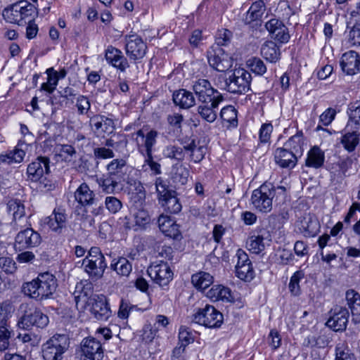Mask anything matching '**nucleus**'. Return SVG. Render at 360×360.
<instances>
[{
	"mask_svg": "<svg viewBox=\"0 0 360 360\" xmlns=\"http://www.w3.org/2000/svg\"><path fill=\"white\" fill-rule=\"evenodd\" d=\"M82 265L85 272L93 279L101 278L107 266L105 259H83Z\"/></svg>",
	"mask_w": 360,
	"mask_h": 360,
	"instance_id": "26",
	"label": "nucleus"
},
{
	"mask_svg": "<svg viewBox=\"0 0 360 360\" xmlns=\"http://www.w3.org/2000/svg\"><path fill=\"white\" fill-rule=\"evenodd\" d=\"M133 218L135 231L146 229L150 221V217L148 212L143 209L135 211L133 214Z\"/></svg>",
	"mask_w": 360,
	"mask_h": 360,
	"instance_id": "42",
	"label": "nucleus"
},
{
	"mask_svg": "<svg viewBox=\"0 0 360 360\" xmlns=\"http://www.w3.org/2000/svg\"><path fill=\"white\" fill-rule=\"evenodd\" d=\"M274 195L275 191L273 188L263 184L252 192V204L258 211L269 212L272 209V199Z\"/></svg>",
	"mask_w": 360,
	"mask_h": 360,
	"instance_id": "8",
	"label": "nucleus"
},
{
	"mask_svg": "<svg viewBox=\"0 0 360 360\" xmlns=\"http://www.w3.org/2000/svg\"><path fill=\"white\" fill-rule=\"evenodd\" d=\"M191 282L194 287L199 290H205L214 282V277L205 271H199L191 277Z\"/></svg>",
	"mask_w": 360,
	"mask_h": 360,
	"instance_id": "36",
	"label": "nucleus"
},
{
	"mask_svg": "<svg viewBox=\"0 0 360 360\" xmlns=\"http://www.w3.org/2000/svg\"><path fill=\"white\" fill-rule=\"evenodd\" d=\"M155 188L158 193V202L169 195H172L174 191L169 188L168 182L159 177L155 180Z\"/></svg>",
	"mask_w": 360,
	"mask_h": 360,
	"instance_id": "47",
	"label": "nucleus"
},
{
	"mask_svg": "<svg viewBox=\"0 0 360 360\" xmlns=\"http://www.w3.org/2000/svg\"><path fill=\"white\" fill-rule=\"evenodd\" d=\"M247 71L243 68L234 70L231 76L227 78L225 75H219L216 80V85L223 90L233 94H245L248 85L245 77Z\"/></svg>",
	"mask_w": 360,
	"mask_h": 360,
	"instance_id": "5",
	"label": "nucleus"
},
{
	"mask_svg": "<svg viewBox=\"0 0 360 360\" xmlns=\"http://www.w3.org/2000/svg\"><path fill=\"white\" fill-rule=\"evenodd\" d=\"M359 134L356 131L345 134L341 139V143L343 145L345 149L348 152L354 151L359 142Z\"/></svg>",
	"mask_w": 360,
	"mask_h": 360,
	"instance_id": "45",
	"label": "nucleus"
},
{
	"mask_svg": "<svg viewBox=\"0 0 360 360\" xmlns=\"http://www.w3.org/2000/svg\"><path fill=\"white\" fill-rule=\"evenodd\" d=\"M207 297L216 302L221 300L223 302H233V297L230 288L222 285H214L205 292Z\"/></svg>",
	"mask_w": 360,
	"mask_h": 360,
	"instance_id": "29",
	"label": "nucleus"
},
{
	"mask_svg": "<svg viewBox=\"0 0 360 360\" xmlns=\"http://www.w3.org/2000/svg\"><path fill=\"white\" fill-rule=\"evenodd\" d=\"M136 309V306L132 305L127 300H122L117 312L118 317L122 319H127L129 317V314Z\"/></svg>",
	"mask_w": 360,
	"mask_h": 360,
	"instance_id": "57",
	"label": "nucleus"
},
{
	"mask_svg": "<svg viewBox=\"0 0 360 360\" xmlns=\"http://www.w3.org/2000/svg\"><path fill=\"white\" fill-rule=\"evenodd\" d=\"M41 241L40 234L32 228L18 232L15 238V249L22 250L38 246Z\"/></svg>",
	"mask_w": 360,
	"mask_h": 360,
	"instance_id": "15",
	"label": "nucleus"
},
{
	"mask_svg": "<svg viewBox=\"0 0 360 360\" xmlns=\"http://www.w3.org/2000/svg\"><path fill=\"white\" fill-rule=\"evenodd\" d=\"M183 145L184 149L191 153V158L194 162H200L204 158L207 148L203 145H200V141L191 139L188 140V142L185 141Z\"/></svg>",
	"mask_w": 360,
	"mask_h": 360,
	"instance_id": "33",
	"label": "nucleus"
},
{
	"mask_svg": "<svg viewBox=\"0 0 360 360\" xmlns=\"http://www.w3.org/2000/svg\"><path fill=\"white\" fill-rule=\"evenodd\" d=\"M233 37L232 32L227 29L219 30L215 36V44L213 46L221 47L227 46Z\"/></svg>",
	"mask_w": 360,
	"mask_h": 360,
	"instance_id": "54",
	"label": "nucleus"
},
{
	"mask_svg": "<svg viewBox=\"0 0 360 360\" xmlns=\"http://www.w3.org/2000/svg\"><path fill=\"white\" fill-rule=\"evenodd\" d=\"M90 124L94 127V132L98 136H105V134L112 133L115 129L113 120L102 115H96L91 117Z\"/></svg>",
	"mask_w": 360,
	"mask_h": 360,
	"instance_id": "25",
	"label": "nucleus"
},
{
	"mask_svg": "<svg viewBox=\"0 0 360 360\" xmlns=\"http://www.w3.org/2000/svg\"><path fill=\"white\" fill-rule=\"evenodd\" d=\"M347 304L350 309L352 321L355 323H360V294L354 290H348L345 295Z\"/></svg>",
	"mask_w": 360,
	"mask_h": 360,
	"instance_id": "30",
	"label": "nucleus"
},
{
	"mask_svg": "<svg viewBox=\"0 0 360 360\" xmlns=\"http://www.w3.org/2000/svg\"><path fill=\"white\" fill-rule=\"evenodd\" d=\"M105 57L109 64L112 65L121 72H124L129 68L127 59L124 56L122 52L113 46H108L105 50Z\"/></svg>",
	"mask_w": 360,
	"mask_h": 360,
	"instance_id": "20",
	"label": "nucleus"
},
{
	"mask_svg": "<svg viewBox=\"0 0 360 360\" xmlns=\"http://www.w3.org/2000/svg\"><path fill=\"white\" fill-rule=\"evenodd\" d=\"M53 71V68H49L46 70V73L48 75L47 82L43 83L41 86V90L46 91L49 93H52L55 90L58 81L57 72H53V74H52L51 72Z\"/></svg>",
	"mask_w": 360,
	"mask_h": 360,
	"instance_id": "51",
	"label": "nucleus"
},
{
	"mask_svg": "<svg viewBox=\"0 0 360 360\" xmlns=\"http://www.w3.org/2000/svg\"><path fill=\"white\" fill-rule=\"evenodd\" d=\"M57 151L58 152L59 156L66 162L72 160L77 154L75 148L72 146L68 144L59 146Z\"/></svg>",
	"mask_w": 360,
	"mask_h": 360,
	"instance_id": "56",
	"label": "nucleus"
},
{
	"mask_svg": "<svg viewBox=\"0 0 360 360\" xmlns=\"http://www.w3.org/2000/svg\"><path fill=\"white\" fill-rule=\"evenodd\" d=\"M264 11L265 5L262 0L255 1L249 8V13L252 18L249 22V34L255 39L261 38L264 33L261 20Z\"/></svg>",
	"mask_w": 360,
	"mask_h": 360,
	"instance_id": "10",
	"label": "nucleus"
},
{
	"mask_svg": "<svg viewBox=\"0 0 360 360\" xmlns=\"http://www.w3.org/2000/svg\"><path fill=\"white\" fill-rule=\"evenodd\" d=\"M20 309L22 314L18 322L20 328L30 330L32 327L44 328L47 326L49 319L47 315L39 309L27 303L20 304Z\"/></svg>",
	"mask_w": 360,
	"mask_h": 360,
	"instance_id": "3",
	"label": "nucleus"
},
{
	"mask_svg": "<svg viewBox=\"0 0 360 360\" xmlns=\"http://www.w3.org/2000/svg\"><path fill=\"white\" fill-rule=\"evenodd\" d=\"M207 59L210 65L219 72H226L233 65L232 58L221 47L212 46L207 51Z\"/></svg>",
	"mask_w": 360,
	"mask_h": 360,
	"instance_id": "9",
	"label": "nucleus"
},
{
	"mask_svg": "<svg viewBox=\"0 0 360 360\" xmlns=\"http://www.w3.org/2000/svg\"><path fill=\"white\" fill-rule=\"evenodd\" d=\"M303 134L302 131H298L285 143L284 148L301 156L303 152Z\"/></svg>",
	"mask_w": 360,
	"mask_h": 360,
	"instance_id": "39",
	"label": "nucleus"
},
{
	"mask_svg": "<svg viewBox=\"0 0 360 360\" xmlns=\"http://www.w3.org/2000/svg\"><path fill=\"white\" fill-rule=\"evenodd\" d=\"M160 231L167 236L175 240L181 238L179 226L167 215L161 214L158 219Z\"/></svg>",
	"mask_w": 360,
	"mask_h": 360,
	"instance_id": "23",
	"label": "nucleus"
},
{
	"mask_svg": "<svg viewBox=\"0 0 360 360\" xmlns=\"http://www.w3.org/2000/svg\"><path fill=\"white\" fill-rule=\"evenodd\" d=\"M75 200L82 207L91 206L95 204V193L86 183H82L75 192Z\"/></svg>",
	"mask_w": 360,
	"mask_h": 360,
	"instance_id": "28",
	"label": "nucleus"
},
{
	"mask_svg": "<svg viewBox=\"0 0 360 360\" xmlns=\"http://www.w3.org/2000/svg\"><path fill=\"white\" fill-rule=\"evenodd\" d=\"M250 62L249 68L252 72L259 75H262L266 72V68L261 59L253 58Z\"/></svg>",
	"mask_w": 360,
	"mask_h": 360,
	"instance_id": "62",
	"label": "nucleus"
},
{
	"mask_svg": "<svg viewBox=\"0 0 360 360\" xmlns=\"http://www.w3.org/2000/svg\"><path fill=\"white\" fill-rule=\"evenodd\" d=\"M5 20L10 23L22 25L33 20L37 15L36 7L27 1H20L6 8L2 13Z\"/></svg>",
	"mask_w": 360,
	"mask_h": 360,
	"instance_id": "2",
	"label": "nucleus"
},
{
	"mask_svg": "<svg viewBox=\"0 0 360 360\" xmlns=\"http://www.w3.org/2000/svg\"><path fill=\"white\" fill-rule=\"evenodd\" d=\"M299 155L291 152L285 148H277L274 153L275 161L283 168L292 169L295 167Z\"/></svg>",
	"mask_w": 360,
	"mask_h": 360,
	"instance_id": "27",
	"label": "nucleus"
},
{
	"mask_svg": "<svg viewBox=\"0 0 360 360\" xmlns=\"http://www.w3.org/2000/svg\"><path fill=\"white\" fill-rule=\"evenodd\" d=\"M0 267L7 274H13L16 270L15 262L10 257H0Z\"/></svg>",
	"mask_w": 360,
	"mask_h": 360,
	"instance_id": "63",
	"label": "nucleus"
},
{
	"mask_svg": "<svg viewBox=\"0 0 360 360\" xmlns=\"http://www.w3.org/2000/svg\"><path fill=\"white\" fill-rule=\"evenodd\" d=\"M353 160L349 157L341 158L332 167L331 177L333 180L342 181L345 176H348V171L352 167Z\"/></svg>",
	"mask_w": 360,
	"mask_h": 360,
	"instance_id": "34",
	"label": "nucleus"
},
{
	"mask_svg": "<svg viewBox=\"0 0 360 360\" xmlns=\"http://www.w3.org/2000/svg\"><path fill=\"white\" fill-rule=\"evenodd\" d=\"M147 272L151 279L160 286H165L172 280L173 272L166 262L150 265Z\"/></svg>",
	"mask_w": 360,
	"mask_h": 360,
	"instance_id": "13",
	"label": "nucleus"
},
{
	"mask_svg": "<svg viewBox=\"0 0 360 360\" xmlns=\"http://www.w3.org/2000/svg\"><path fill=\"white\" fill-rule=\"evenodd\" d=\"M335 360H356L353 354L344 344H339L335 348Z\"/></svg>",
	"mask_w": 360,
	"mask_h": 360,
	"instance_id": "58",
	"label": "nucleus"
},
{
	"mask_svg": "<svg viewBox=\"0 0 360 360\" xmlns=\"http://www.w3.org/2000/svg\"><path fill=\"white\" fill-rule=\"evenodd\" d=\"M107 171L108 176L122 183L127 179L129 167L124 159H114L107 165Z\"/></svg>",
	"mask_w": 360,
	"mask_h": 360,
	"instance_id": "21",
	"label": "nucleus"
},
{
	"mask_svg": "<svg viewBox=\"0 0 360 360\" xmlns=\"http://www.w3.org/2000/svg\"><path fill=\"white\" fill-rule=\"evenodd\" d=\"M347 114L349 116V124L353 123L356 126L360 125V101L351 103L348 105Z\"/></svg>",
	"mask_w": 360,
	"mask_h": 360,
	"instance_id": "49",
	"label": "nucleus"
},
{
	"mask_svg": "<svg viewBox=\"0 0 360 360\" xmlns=\"http://www.w3.org/2000/svg\"><path fill=\"white\" fill-rule=\"evenodd\" d=\"M86 304L90 307V311L94 317L101 321H106L111 316L108 300L103 295H92L87 301Z\"/></svg>",
	"mask_w": 360,
	"mask_h": 360,
	"instance_id": "12",
	"label": "nucleus"
},
{
	"mask_svg": "<svg viewBox=\"0 0 360 360\" xmlns=\"http://www.w3.org/2000/svg\"><path fill=\"white\" fill-rule=\"evenodd\" d=\"M8 211L12 214L13 220L16 225H18L17 220L22 222H27V219L25 218V206L20 200L14 199L8 201L7 204Z\"/></svg>",
	"mask_w": 360,
	"mask_h": 360,
	"instance_id": "38",
	"label": "nucleus"
},
{
	"mask_svg": "<svg viewBox=\"0 0 360 360\" xmlns=\"http://www.w3.org/2000/svg\"><path fill=\"white\" fill-rule=\"evenodd\" d=\"M83 360H102L104 356L103 349L100 341L94 338H84L81 343Z\"/></svg>",
	"mask_w": 360,
	"mask_h": 360,
	"instance_id": "14",
	"label": "nucleus"
},
{
	"mask_svg": "<svg viewBox=\"0 0 360 360\" xmlns=\"http://www.w3.org/2000/svg\"><path fill=\"white\" fill-rule=\"evenodd\" d=\"M271 38L280 43H287L290 39L288 27L282 21L276 18L269 20L265 25Z\"/></svg>",
	"mask_w": 360,
	"mask_h": 360,
	"instance_id": "17",
	"label": "nucleus"
},
{
	"mask_svg": "<svg viewBox=\"0 0 360 360\" xmlns=\"http://www.w3.org/2000/svg\"><path fill=\"white\" fill-rule=\"evenodd\" d=\"M223 101V96L218 95L217 99L211 102L201 103L198 107V112L200 117L208 122H213L217 117V109Z\"/></svg>",
	"mask_w": 360,
	"mask_h": 360,
	"instance_id": "24",
	"label": "nucleus"
},
{
	"mask_svg": "<svg viewBox=\"0 0 360 360\" xmlns=\"http://www.w3.org/2000/svg\"><path fill=\"white\" fill-rule=\"evenodd\" d=\"M67 215L64 210L58 208L55 209L51 215L44 219V224H47L49 228L57 233H62L63 230L67 227Z\"/></svg>",
	"mask_w": 360,
	"mask_h": 360,
	"instance_id": "22",
	"label": "nucleus"
},
{
	"mask_svg": "<svg viewBox=\"0 0 360 360\" xmlns=\"http://www.w3.org/2000/svg\"><path fill=\"white\" fill-rule=\"evenodd\" d=\"M263 237L261 236H251L250 248L249 251L254 254H259L264 250Z\"/></svg>",
	"mask_w": 360,
	"mask_h": 360,
	"instance_id": "61",
	"label": "nucleus"
},
{
	"mask_svg": "<svg viewBox=\"0 0 360 360\" xmlns=\"http://www.w3.org/2000/svg\"><path fill=\"white\" fill-rule=\"evenodd\" d=\"M348 310L342 307H336L333 315L328 320L326 324L334 331H344L349 319Z\"/></svg>",
	"mask_w": 360,
	"mask_h": 360,
	"instance_id": "18",
	"label": "nucleus"
},
{
	"mask_svg": "<svg viewBox=\"0 0 360 360\" xmlns=\"http://www.w3.org/2000/svg\"><path fill=\"white\" fill-rule=\"evenodd\" d=\"M13 335L11 326H0V351L6 350L10 345V340Z\"/></svg>",
	"mask_w": 360,
	"mask_h": 360,
	"instance_id": "50",
	"label": "nucleus"
},
{
	"mask_svg": "<svg viewBox=\"0 0 360 360\" xmlns=\"http://www.w3.org/2000/svg\"><path fill=\"white\" fill-rule=\"evenodd\" d=\"M299 229L304 236H314L319 231V223L315 216L307 214L300 221Z\"/></svg>",
	"mask_w": 360,
	"mask_h": 360,
	"instance_id": "32",
	"label": "nucleus"
},
{
	"mask_svg": "<svg viewBox=\"0 0 360 360\" xmlns=\"http://www.w3.org/2000/svg\"><path fill=\"white\" fill-rule=\"evenodd\" d=\"M124 40L125 52L130 60L136 61L145 56L147 46L141 37L136 34L126 35Z\"/></svg>",
	"mask_w": 360,
	"mask_h": 360,
	"instance_id": "11",
	"label": "nucleus"
},
{
	"mask_svg": "<svg viewBox=\"0 0 360 360\" xmlns=\"http://www.w3.org/2000/svg\"><path fill=\"white\" fill-rule=\"evenodd\" d=\"M13 309V305L11 303L8 302L0 303V326H10L8 320Z\"/></svg>",
	"mask_w": 360,
	"mask_h": 360,
	"instance_id": "55",
	"label": "nucleus"
},
{
	"mask_svg": "<svg viewBox=\"0 0 360 360\" xmlns=\"http://www.w3.org/2000/svg\"><path fill=\"white\" fill-rule=\"evenodd\" d=\"M115 179L108 176L106 179H101L98 180L99 187L101 188L102 191L105 193H113L117 186L122 184L120 181H117Z\"/></svg>",
	"mask_w": 360,
	"mask_h": 360,
	"instance_id": "53",
	"label": "nucleus"
},
{
	"mask_svg": "<svg viewBox=\"0 0 360 360\" xmlns=\"http://www.w3.org/2000/svg\"><path fill=\"white\" fill-rule=\"evenodd\" d=\"M57 285L56 277L49 272H44L39 274L36 279L24 283L22 290L32 299L42 300L53 295Z\"/></svg>",
	"mask_w": 360,
	"mask_h": 360,
	"instance_id": "1",
	"label": "nucleus"
},
{
	"mask_svg": "<svg viewBox=\"0 0 360 360\" xmlns=\"http://www.w3.org/2000/svg\"><path fill=\"white\" fill-rule=\"evenodd\" d=\"M304 277V273L301 271H296L291 277L289 288L292 294L294 295H297L300 294V289L299 285V282L301 278Z\"/></svg>",
	"mask_w": 360,
	"mask_h": 360,
	"instance_id": "60",
	"label": "nucleus"
},
{
	"mask_svg": "<svg viewBox=\"0 0 360 360\" xmlns=\"http://www.w3.org/2000/svg\"><path fill=\"white\" fill-rule=\"evenodd\" d=\"M340 65L344 72L354 75L360 72V56L354 51H349L342 54Z\"/></svg>",
	"mask_w": 360,
	"mask_h": 360,
	"instance_id": "19",
	"label": "nucleus"
},
{
	"mask_svg": "<svg viewBox=\"0 0 360 360\" xmlns=\"http://www.w3.org/2000/svg\"><path fill=\"white\" fill-rule=\"evenodd\" d=\"M105 205L106 209L112 214L118 212L122 207V202L114 196H108L105 199Z\"/></svg>",
	"mask_w": 360,
	"mask_h": 360,
	"instance_id": "59",
	"label": "nucleus"
},
{
	"mask_svg": "<svg viewBox=\"0 0 360 360\" xmlns=\"http://www.w3.org/2000/svg\"><path fill=\"white\" fill-rule=\"evenodd\" d=\"M25 155V152L23 150L15 148L6 154L0 155V164L20 163L23 160Z\"/></svg>",
	"mask_w": 360,
	"mask_h": 360,
	"instance_id": "44",
	"label": "nucleus"
},
{
	"mask_svg": "<svg viewBox=\"0 0 360 360\" xmlns=\"http://www.w3.org/2000/svg\"><path fill=\"white\" fill-rule=\"evenodd\" d=\"M159 133L155 129H150L146 134V139L142 147L144 148L143 155L153 154V148L157 142Z\"/></svg>",
	"mask_w": 360,
	"mask_h": 360,
	"instance_id": "48",
	"label": "nucleus"
},
{
	"mask_svg": "<svg viewBox=\"0 0 360 360\" xmlns=\"http://www.w3.org/2000/svg\"><path fill=\"white\" fill-rule=\"evenodd\" d=\"M350 42L355 46H360V24L354 25L349 33Z\"/></svg>",
	"mask_w": 360,
	"mask_h": 360,
	"instance_id": "64",
	"label": "nucleus"
},
{
	"mask_svg": "<svg viewBox=\"0 0 360 360\" xmlns=\"http://www.w3.org/2000/svg\"><path fill=\"white\" fill-rule=\"evenodd\" d=\"M193 90L200 103L211 102L217 99L218 95H221L205 79H199L195 81L193 84Z\"/></svg>",
	"mask_w": 360,
	"mask_h": 360,
	"instance_id": "16",
	"label": "nucleus"
},
{
	"mask_svg": "<svg viewBox=\"0 0 360 360\" xmlns=\"http://www.w3.org/2000/svg\"><path fill=\"white\" fill-rule=\"evenodd\" d=\"M50 160L47 157H38L31 162L27 169L28 178L34 182H39V188L51 189L52 185L49 181L44 178V174L49 173Z\"/></svg>",
	"mask_w": 360,
	"mask_h": 360,
	"instance_id": "7",
	"label": "nucleus"
},
{
	"mask_svg": "<svg viewBox=\"0 0 360 360\" xmlns=\"http://www.w3.org/2000/svg\"><path fill=\"white\" fill-rule=\"evenodd\" d=\"M184 148L169 145L163 150V155L169 159L182 160L184 158Z\"/></svg>",
	"mask_w": 360,
	"mask_h": 360,
	"instance_id": "52",
	"label": "nucleus"
},
{
	"mask_svg": "<svg viewBox=\"0 0 360 360\" xmlns=\"http://www.w3.org/2000/svg\"><path fill=\"white\" fill-rule=\"evenodd\" d=\"M325 160L324 153L318 147L314 146L307 154L305 165L313 168H320Z\"/></svg>",
	"mask_w": 360,
	"mask_h": 360,
	"instance_id": "37",
	"label": "nucleus"
},
{
	"mask_svg": "<svg viewBox=\"0 0 360 360\" xmlns=\"http://www.w3.org/2000/svg\"><path fill=\"white\" fill-rule=\"evenodd\" d=\"M160 205L169 213L176 214L181 210V204L176 195V192H174L172 195H168V197L159 201Z\"/></svg>",
	"mask_w": 360,
	"mask_h": 360,
	"instance_id": "41",
	"label": "nucleus"
},
{
	"mask_svg": "<svg viewBox=\"0 0 360 360\" xmlns=\"http://www.w3.org/2000/svg\"><path fill=\"white\" fill-rule=\"evenodd\" d=\"M236 256L238 262L235 266L236 276L241 281H246L248 278V255L244 250L238 249Z\"/></svg>",
	"mask_w": 360,
	"mask_h": 360,
	"instance_id": "35",
	"label": "nucleus"
},
{
	"mask_svg": "<svg viewBox=\"0 0 360 360\" xmlns=\"http://www.w3.org/2000/svg\"><path fill=\"white\" fill-rule=\"evenodd\" d=\"M192 321L208 328H219L223 323L224 316L210 304L198 308L192 315Z\"/></svg>",
	"mask_w": 360,
	"mask_h": 360,
	"instance_id": "4",
	"label": "nucleus"
},
{
	"mask_svg": "<svg viewBox=\"0 0 360 360\" xmlns=\"http://www.w3.org/2000/svg\"><path fill=\"white\" fill-rule=\"evenodd\" d=\"M261 54L266 60L271 63H276L280 57V50L273 41H267L261 48Z\"/></svg>",
	"mask_w": 360,
	"mask_h": 360,
	"instance_id": "40",
	"label": "nucleus"
},
{
	"mask_svg": "<svg viewBox=\"0 0 360 360\" xmlns=\"http://www.w3.org/2000/svg\"><path fill=\"white\" fill-rule=\"evenodd\" d=\"M172 98L176 105L184 109H188L195 104V99L193 93L184 89L174 91Z\"/></svg>",
	"mask_w": 360,
	"mask_h": 360,
	"instance_id": "31",
	"label": "nucleus"
},
{
	"mask_svg": "<svg viewBox=\"0 0 360 360\" xmlns=\"http://www.w3.org/2000/svg\"><path fill=\"white\" fill-rule=\"evenodd\" d=\"M111 269L122 276H128L132 271V265L128 259L120 257L116 262L110 264Z\"/></svg>",
	"mask_w": 360,
	"mask_h": 360,
	"instance_id": "43",
	"label": "nucleus"
},
{
	"mask_svg": "<svg viewBox=\"0 0 360 360\" xmlns=\"http://www.w3.org/2000/svg\"><path fill=\"white\" fill-rule=\"evenodd\" d=\"M69 347L68 338L65 335L56 334L41 345V354L44 360H61L63 354Z\"/></svg>",
	"mask_w": 360,
	"mask_h": 360,
	"instance_id": "6",
	"label": "nucleus"
},
{
	"mask_svg": "<svg viewBox=\"0 0 360 360\" xmlns=\"http://www.w3.org/2000/svg\"><path fill=\"white\" fill-rule=\"evenodd\" d=\"M221 118L230 125L236 127L238 124L237 111L232 105L224 107L220 112Z\"/></svg>",
	"mask_w": 360,
	"mask_h": 360,
	"instance_id": "46",
	"label": "nucleus"
}]
</instances>
